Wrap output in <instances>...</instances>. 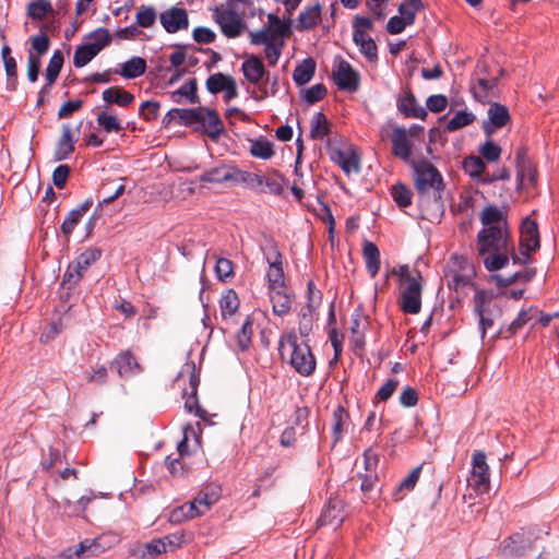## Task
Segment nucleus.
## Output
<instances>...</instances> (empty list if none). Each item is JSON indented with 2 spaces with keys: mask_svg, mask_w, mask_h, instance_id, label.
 I'll use <instances>...</instances> for the list:
<instances>
[{
  "mask_svg": "<svg viewBox=\"0 0 559 559\" xmlns=\"http://www.w3.org/2000/svg\"><path fill=\"white\" fill-rule=\"evenodd\" d=\"M415 189L418 205L424 217L437 216L443 210L442 191L444 183L440 171L428 160L413 163Z\"/></svg>",
  "mask_w": 559,
  "mask_h": 559,
  "instance_id": "nucleus-1",
  "label": "nucleus"
},
{
  "mask_svg": "<svg viewBox=\"0 0 559 559\" xmlns=\"http://www.w3.org/2000/svg\"><path fill=\"white\" fill-rule=\"evenodd\" d=\"M278 353L282 361L288 364L301 377H310L314 373L316 357L306 342L298 341L295 332L281 336Z\"/></svg>",
  "mask_w": 559,
  "mask_h": 559,
  "instance_id": "nucleus-2",
  "label": "nucleus"
},
{
  "mask_svg": "<svg viewBox=\"0 0 559 559\" xmlns=\"http://www.w3.org/2000/svg\"><path fill=\"white\" fill-rule=\"evenodd\" d=\"M241 72L248 83L259 88V95H251L253 99L262 100L269 96L266 83L270 81V73L259 57L254 55L249 56L241 64Z\"/></svg>",
  "mask_w": 559,
  "mask_h": 559,
  "instance_id": "nucleus-3",
  "label": "nucleus"
},
{
  "mask_svg": "<svg viewBox=\"0 0 559 559\" xmlns=\"http://www.w3.org/2000/svg\"><path fill=\"white\" fill-rule=\"evenodd\" d=\"M102 255L98 248H87L72 261L63 274L62 285L68 289L74 288L84 276L87 269L94 264Z\"/></svg>",
  "mask_w": 559,
  "mask_h": 559,
  "instance_id": "nucleus-4",
  "label": "nucleus"
},
{
  "mask_svg": "<svg viewBox=\"0 0 559 559\" xmlns=\"http://www.w3.org/2000/svg\"><path fill=\"white\" fill-rule=\"evenodd\" d=\"M477 249L479 255L491 251H506L508 249V236L500 226L485 227L478 233Z\"/></svg>",
  "mask_w": 559,
  "mask_h": 559,
  "instance_id": "nucleus-5",
  "label": "nucleus"
},
{
  "mask_svg": "<svg viewBox=\"0 0 559 559\" xmlns=\"http://www.w3.org/2000/svg\"><path fill=\"white\" fill-rule=\"evenodd\" d=\"M473 468L468 484L476 495H483L490 488L489 467L486 463V454L483 451H476L473 454Z\"/></svg>",
  "mask_w": 559,
  "mask_h": 559,
  "instance_id": "nucleus-6",
  "label": "nucleus"
},
{
  "mask_svg": "<svg viewBox=\"0 0 559 559\" xmlns=\"http://www.w3.org/2000/svg\"><path fill=\"white\" fill-rule=\"evenodd\" d=\"M333 80L342 91L353 93L359 88V73L354 70L349 62L342 58H338L337 64L333 70Z\"/></svg>",
  "mask_w": 559,
  "mask_h": 559,
  "instance_id": "nucleus-7",
  "label": "nucleus"
},
{
  "mask_svg": "<svg viewBox=\"0 0 559 559\" xmlns=\"http://www.w3.org/2000/svg\"><path fill=\"white\" fill-rule=\"evenodd\" d=\"M400 307L403 312L416 314L421 309L423 281L409 280L405 286H401Z\"/></svg>",
  "mask_w": 559,
  "mask_h": 559,
  "instance_id": "nucleus-8",
  "label": "nucleus"
},
{
  "mask_svg": "<svg viewBox=\"0 0 559 559\" xmlns=\"http://www.w3.org/2000/svg\"><path fill=\"white\" fill-rule=\"evenodd\" d=\"M488 118L483 121L481 129L486 138L492 135L511 121L509 109L500 103H491L488 108Z\"/></svg>",
  "mask_w": 559,
  "mask_h": 559,
  "instance_id": "nucleus-9",
  "label": "nucleus"
},
{
  "mask_svg": "<svg viewBox=\"0 0 559 559\" xmlns=\"http://www.w3.org/2000/svg\"><path fill=\"white\" fill-rule=\"evenodd\" d=\"M214 20L219 25L221 32L228 38L240 36L246 26L242 19L233 10L216 9Z\"/></svg>",
  "mask_w": 559,
  "mask_h": 559,
  "instance_id": "nucleus-10",
  "label": "nucleus"
},
{
  "mask_svg": "<svg viewBox=\"0 0 559 559\" xmlns=\"http://www.w3.org/2000/svg\"><path fill=\"white\" fill-rule=\"evenodd\" d=\"M533 544V534L516 532L500 544V551L504 556L520 557L525 555Z\"/></svg>",
  "mask_w": 559,
  "mask_h": 559,
  "instance_id": "nucleus-11",
  "label": "nucleus"
},
{
  "mask_svg": "<svg viewBox=\"0 0 559 559\" xmlns=\"http://www.w3.org/2000/svg\"><path fill=\"white\" fill-rule=\"evenodd\" d=\"M159 22L169 34L187 29L189 27L188 12L183 8L171 7L159 14Z\"/></svg>",
  "mask_w": 559,
  "mask_h": 559,
  "instance_id": "nucleus-12",
  "label": "nucleus"
},
{
  "mask_svg": "<svg viewBox=\"0 0 559 559\" xmlns=\"http://www.w3.org/2000/svg\"><path fill=\"white\" fill-rule=\"evenodd\" d=\"M250 37L251 44L265 46V58L270 66H275L281 57L284 41L272 40L266 32H251Z\"/></svg>",
  "mask_w": 559,
  "mask_h": 559,
  "instance_id": "nucleus-13",
  "label": "nucleus"
},
{
  "mask_svg": "<svg viewBox=\"0 0 559 559\" xmlns=\"http://www.w3.org/2000/svg\"><path fill=\"white\" fill-rule=\"evenodd\" d=\"M202 116L199 129L212 140H218L224 133V124L216 110L202 107Z\"/></svg>",
  "mask_w": 559,
  "mask_h": 559,
  "instance_id": "nucleus-14",
  "label": "nucleus"
},
{
  "mask_svg": "<svg viewBox=\"0 0 559 559\" xmlns=\"http://www.w3.org/2000/svg\"><path fill=\"white\" fill-rule=\"evenodd\" d=\"M240 301L234 289H227L219 299L221 317L225 326L221 330L225 333L229 325L234 322V317L238 311Z\"/></svg>",
  "mask_w": 559,
  "mask_h": 559,
  "instance_id": "nucleus-15",
  "label": "nucleus"
},
{
  "mask_svg": "<svg viewBox=\"0 0 559 559\" xmlns=\"http://www.w3.org/2000/svg\"><path fill=\"white\" fill-rule=\"evenodd\" d=\"M78 138L73 134L70 124L64 123L61 128V135L57 142L53 153V160L61 162L67 159L73 152Z\"/></svg>",
  "mask_w": 559,
  "mask_h": 559,
  "instance_id": "nucleus-16",
  "label": "nucleus"
},
{
  "mask_svg": "<svg viewBox=\"0 0 559 559\" xmlns=\"http://www.w3.org/2000/svg\"><path fill=\"white\" fill-rule=\"evenodd\" d=\"M520 243L528 252L536 251L540 246L538 225L530 217L522 222Z\"/></svg>",
  "mask_w": 559,
  "mask_h": 559,
  "instance_id": "nucleus-17",
  "label": "nucleus"
},
{
  "mask_svg": "<svg viewBox=\"0 0 559 559\" xmlns=\"http://www.w3.org/2000/svg\"><path fill=\"white\" fill-rule=\"evenodd\" d=\"M120 377L128 378L141 372V366L130 350L119 354L111 362Z\"/></svg>",
  "mask_w": 559,
  "mask_h": 559,
  "instance_id": "nucleus-18",
  "label": "nucleus"
},
{
  "mask_svg": "<svg viewBox=\"0 0 559 559\" xmlns=\"http://www.w3.org/2000/svg\"><path fill=\"white\" fill-rule=\"evenodd\" d=\"M273 312L278 317L286 316L293 305L294 294L288 292L287 287L269 290Z\"/></svg>",
  "mask_w": 559,
  "mask_h": 559,
  "instance_id": "nucleus-19",
  "label": "nucleus"
},
{
  "mask_svg": "<svg viewBox=\"0 0 559 559\" xmlns=\"http://www.w3.org/2000/svg\"><path fill=\"white\" fill-rule=\"evenodd\" d=\"M397 109L407 118L425 119L427 111L418 105L415 95L411 90L405 91L404 95L397 100Z\"/></svg>",
  "mask_w": 559,
  "mask_h": 559,
  "instance_id": "nucleus-20",
  "label": "nucleus"
},
{
  "mask_svg": "<svg viewBox=\"0 0 559 559\" xmlns=\"http://www.w3.org/2000/svg\"><path fill=\"white\" fill-rule=\"evenodd\" d=\"M269 26L260 29L259 32L269 33V37L272 40H283L284 37L289 36L292 20L288 17L286 21H282L276 14L270 13L267 15Z\"/></svg>",
  "mask_w": 559,
  "mask_h": 559,
  "instance_id": "nucleus-21",
  "label": "nucleus"
},
{
  "mask_svg": "<svg viewBox=\"0 0 559 559\" xmlns=\"http://www.w3.org/2000/svg\"><path fill=\"white\" fill-rule=\"evenodd\" d=\"M92 205L93 200L87 199L67 215L61 224V231L67 238L71 236L76 225L81 222L82 217L87 213Z\"/></svg>",
  "mask_w": 559,
  "mask_h": 559,
  "instance_id": "nucleus-22",
  "label": "nucleus"
},
{
  "mask_svg": "<svg viewBox=\"0 0 559 559\" xmlns=\"http://www.w3.org/2000/svg\"><path fill=\"white\" fill-rule=\"evenodd\" d=\"M221 497V487L214 484L206 486L191 501L195 502V507L200 511V515L210 510V508L218 501Z\"/></svg>",
  "mask_w": 559,
  "mask_h": 559,
  "instance_id": "nucleus-23",
  "label": "nucleus"
},
{
  "mask_svg": "<svg viewBox=\"0 0 559 559\" xmlns=\"http://www.w3.org/2000/svg\"><path fill=\"white\" fill-rule=\"evenodd\" d=\"M236 168L226 165H221L205 170L200 175L201 182L209 183H223L226 181H234Z\"/></svg>",
  "mask_w": 559,
  "mask_h": 559,
  "instance_id": "nucleus-24",
  "label": "nucleus"
},
{
  "mask_svg": "<svg viewBox=\"0 0 559 559\" xmlns=\"http://www.w3.org/2000/svg\"><path fill=\"white\" fill-rule=\"evenodd\" d=\"M353 40L359 47V51L369 60L378 59V48L374 40L362 29H355Z\"/></svg>",
  "mask_w": 559,
  "mask_h": 559,
  "instance_id": "nucleus-25",
  "label": "nucleus"
},
{
  "mask_svg": "<svg viewBox=\"0 0 559 559\" xmlns=\"http://www.w3.org/2000/svg\"><path fill=\"white\" fill-rule=\"evenodd\" d=\"M343 519L342 501L330 500L318 519V524L321 526L332 525L336 527L343 522Z\"/></svg>",
  "mask_w": 559,
  "mask_h": 559,
  "instance_id": "nucleus-26",
  "label": "nucleus"
},
{
  "mask_svg": "<svg viewBox=\"0 0 559 559\" xmlns=\"http://www.w3.org/2000/svg\"><path fill=\"white\" fill-rule=\"evenodd\" d=\"M334 160L340 165L346 175L352 173H360V156L354 150L337 151L335 153Z\"/></svg>",
  "mask_w": 559,
  "mask_h": 559,
  "instance_id": "nucleus-27",
  "label": "nucleus"
},
{
  "mask_svg": "<svg viewBox=\"0 0 559 559\" xmlns=\"http://www.w3.org/2000/svg\"><path fill=\"white\" fill-rule=\"evenodd\" d=\"M321 21V5L316 3L314 5L305 8L298 16L296 28L298 31H309L316 27Z\"/></svg>",
  "mask_w": 559,
  "mask_h": 559,
  "instance_id": "nucleus-28",
  "label": "nucleus"
},
{
  "mask_svg": "<svg viewBox=\"0 0 559 559\" xmlns=\"http://www.w3.org/2000/svg\"><path fill=\"white\" fill-rule=\"evenodd\" d=\"M392 146L395 156L407 160L412 154V146L404 128H395L392 133Z\"/></svg>",
  "mask_w": 559,
  "mask_h": 559,
  "instance_id": "nucleus-29",
  "label": "nucleus"
},
{
  "mask_svg": "<svg viewBox=\"0 0 559 559\" xmlns=\"http://www.w3.org/2000/svg\"><path fill=\"white\" fill-rule=\"evenodd\" d=\"M349 425V414L348 412L341 405H338L332 416V436L333 443H337L347 431Z\"/></svg>",
  "mask_w": 559,
  "mask_h": 559,
  "instance_id": "nucleus-30",
  "label": "nucleus"
},
{
  "mask_svg": "<svg viewBox=\"0 0 559 559\" xmlns=\"http://www.w3.org/2000/svg\"><path fill=\"white\" fill-rule=\"evenodd\" d=\"M120 67V70H115L114 73L119 74L124 79L139 78L146 71V62L141 57H132L128 61L121 63Z\"/></svg>",
  "mask_w": 559,
  "mask_h": 559,
  "instance_id": "nucleus-31",
  "label": "nucleus"
},
{
  "mask_svg": "<svg viewBox=\"0 0 559 559\" xmlns=\"http://www.w3.org/2000/svg\"><path fill=\"white\" fill-rule=\"evenodd\" d=\"M103 99L107 104H116L120 107H128L134 100L133 94L122 87L112 86L103 92Z\"/></svg>",
  "mask_w": 559,
  "mask_h": 559,
  "instance_id": "nucleus-32",
  "label": "nucleus"
},
{
  "mask_svg": "<svg viewBox=\"0 0 559 559\" xmlns=\"http://www.w3.org/2000/svg\"><path fill=\"white\" fill-rule=\"evenodd\" d=\"M421 469L423 465H418L397 485V487L392 493V498L394 501H401L407 492L414 490L420 477Z\"/></svg>",
  "mask_w": 559,
  "mask_h": 559,
  "instance_id": "nucleus-33",
  "label": "nucleus"
},
{
  "mask_svg": "<svg viewBox=\"0 0 559 559\" xmlns=\"http://www.w3.org/2000/svg\"><path fill=\"white\" fill-rule=\"evenodd\" d=\"M362 255L366 262L367 271L371 277H376L380 270V251L377 245L371 241H365Z\"/></svg>",
  "mask_w": 559,
  "mask_h": 559,
  "instance_id": "nucleus-34",
  "label": "nucleus"
},
{
  "mask_svg": "<svg viewBox=\"0 0 559 559\" xmlns=\"http://www.w3.org/2000/svg\"><path fill=\"white\" fill-rule=\"evenodd\" d=\"M198 82L197 79H190L187 83L181 85L177 91L171 93V100L174 103H181L185 97L190 104H200V98L197 94Z\"/></svg>",
  "mask_w": 559,
  "mask_h": 559,
  "instance_id": "nucleus-35",
  "label": "nucleus"
},
{
  "mask_svg": "<svg viewBox=\"0 0 559 559\" xmlns=\"http://www.w3.org/2000/svg\"><path fill=\"white\" fill-rule=\"evenodd\" d=\"M168 116H177L178 122L185 126H194L203 119L202 107L197 108H174L168 111Z\"/></svg>",
  "mask_w": 559,
  "mask_h": 559,
  "instance_id": "nucleus-36",
  "label": "nucleus"
},
{
  "mask_svg": "<svg viewBox=\"0 0 559 559\" xmlns=\"http://www.w3.org/2000/svg\"><path fill=\"white\" fill-rule=\"evenodd\" d=\"M100 52V47L90 45L88 43L76 47L73 55V64L75 68H83L91 62Z\"/></svg>",
  "mask_w": 559,
  "mask_h": 559,
  "instance_id": "nucleus-37",
  "label": "nucleus"
},
{
  "mask_svg": "<svg viewBox=\"0 0 559 559\" xmlns=\"http://www.w3.org/2000/svg\"><path fill=\"white\" fill-rule=\"evenodd\" d=\"M316 72V61L312 58L305 59L293 73L294 82L301 86L311 81Z\"/></svg>",
  "mask_w": 559,
  "mask_h": 559,
  "instance_id": "nucleus-38",
  "label": "nucleus"
},
{
  "mask_svg": "<svg viewBox=\"0 0 559 559\" xmlns=\"http://www.w3.org/2000/svg\"><path fill=\"white\" fill-rule=\"evenodd\" d=\"M262 192L281 195L284 191L286 179L277 171L272 170L266 176H261Z\"/></svg>",
  "mask_w": 559,
  "mask_h": 559,
  "instance_id": "nucleus-39",
  "label": "nucleus"
},
{
  "mask_svg": "<svg viewBox=\"0 0 559 559\" xmlns=\"http://www.w3.org/2000/svg\"><path fill=\"white\" fill-rule=\"evenodd\" d=\"M463 169L468 176L477 180L479 183H481V178H484L487 174L485 173V162L481 159V157L474 155L464 158Z\"/></svg>",
  "mask_w": 559,
  "mask_h": 559,
  "instance_id": "nucleus-40",
  "label": "nucleus"
},
{
  "mask_svg": "<svg viewBox=\"0 0 559 559\" xmlns=\"http://www.w3.org/2000/svg\"><path fill=\"white\" fill-rule=\"evenodd\" d=\"M198 515H200V511L195 507V502L190 501L171 510L169 521L170 523L179 524L183 521L194 519Z\"/></svg>",
  "mask_w": 559,
  "mask_h": 559,
  "instance_id": "nucleus-41",
  "label": "nucleus"
},
{
  "mask_svg": "<svg viewBox=\"0 0 559 559\" xmlns=\"http://www.w3.org/2000/svg\"><path fill=\"white\" fill-rule=\"evenodd\" d=\"M92 555V548L90 538H86L79 543L75 546L68 547L64 550H62L58 559H81V558H91Z\"/></svg>",
  "mask_w": 559,
  "mask_h": 559,
  "instance_id": "nucleus-42",
  "label": "nucleus"
},
{
  "mask_svg": "<svg viewBox=\"0 0 559 559\" xmlns=\"http://www.w3.org/2000/svg\"><path fill=\"white\" fill-rule=\"evenodd\" d=\"M266 273L269 290L286 287L285 275L283 270V261L269 262Z\"/></svg>",
  "mask_w": 559,
  "mask_h": 559,
  "instance_id": "nucleus-43",
  "label": "nucleus"
},
{
  "mask_svg": "<svg viewBox=\"0 0 559 559\" xmlns=\"http://www.w3.org/2000/svg\"><path fill=\"white\" fill-rule=\"evenodd\" d=\"M329 121L323 112H316L310 122V136L313 140H322L329 134Z\"/></svg>",
  "mask_w": 559,
  "mask_h": 559,
  "instance_id": "nucleus-44",
  "label": "nucleus"
},
{
  "mask_svg": "<svg viewBox=\"0 0 559 559\" xmlns=\"http://www.w3.org/2000/svg\"><path fill=\"white\" fill-rule=\"evenodd\" d=\"M233 80V76L217 72L207 78L205 86L209 93L215 95L226 90Z\"/></svg>",
  "mask_w": 559,
  "mask_h": 559,
  "instance_id": "nucleus-45",
  "label": "nucleus"
},
{
  "mask_svg": "<svg viewBox=\"0 0 559 559\" xmlns=\"http://www.w3.org/2000/svg\"><path fill=\"white\" fill-rule=\"evenodd\" d=\"M425 9V4L423 0H408L407 2H403L399 7V13L405 17L408 25H413L416 20V15L418 12Z\"/></svg>",
  "mask_w": 559,
  "mask_h": 559,
  "instance_id": "nucleus-46",
  "label": "nucleus"
},
{
  "mask_svg": "<svg viewBox=\"0 0 559 559\" xmlns=\"http://www.w3.org/2000/svg\"><path fill=\"white\" fill-rule=\"evenodd\" d=\"M63 55L60 50H56L49 62H48V66L46 68V73H45V76H46V80H47V83L48 85H51L56 82L61 69H62V66H63Z\"/></svg>",
  "mask_w": 559,
  "mask_h": 559,
  "instance_id": "nucleus-47",
  "label": "nucleus"
},
{
  "mask_svg": "<svg viewBox=\"0 0 559 559\" xmlns=\"http://www.w3.org/2000/svg\"><path fill=\"white\" fill-rule=\"evenodd\" d=\"M253 323L250 317H247L243 323L241 324L240 330L237 332L236 341L240 350H247L252 342L253 334Z\"/></svg>",
  "mask_w": 559,
  "mask_h": 559,
  "instance_id": "nucleus-48",
  "label": "nucleus"
},
{
  "mask_svg": "<svg viewBox=\"0 0 559 559\" xmlns=\"http://www.w3.org/2000/svg\"><path fill=\"white\" fill-rule=\"evenodd\" d=\"M478 153L483 160L493 163L500 158L502 148L500 145L495 143L491 138H487V140L478 147Z\"/></svg>",
  "mask_w": 559,
  "mask_h": 559,
  "instance_id": "nucleus-49",
  "label": "nucleus"
},
{
  "mask_svg": "<svg viewBox=\"0 0 559 559\" xmlns=\"http://www.w3.org/2000/svg\"><path fill=\"white\" fill-rule=\"evenodd\" d=\"M367 324V318L362 316L360 311H356L352 316L350 331L353 334L354 343L356 346L364 345V330Z\"/></svg>",
  "mask_w": 559,
  "mask_h": 559,
  "instance_id": "nucleus-50",
  "label": "nucleus"
},
{
  "mask_svg": "<svg viewBox=\"0 0 559 559\" xmlns=\"http://www.w3.org/2000/svg\"><path fill=\"white\" fill-rule=\"evenodd\" d=\"M483 257L485 267L490 272L501 270L509 262L508 255L502 251H491Z\"/></svg>",
  "mask_w": 559,
  "mask_h": 559,
  "instance_id": "nucleus-51",
  "label": "nucleus"
},
{
  "mask_svg": "<svg viewBox=\"0 0 559 559\" xmlns=\"http://www.w3.org/2000/svg\"><path fill=\"white\" fill-rule=\"evenodd\" d=\"M52 12L53 8L49 0H36L27 5V14L33 20H43L47 14Z\"/></svg>",
  "mask_w": 559,
  "mask_h": 559,
  "instance_id": "nucleus-52",
  "label": "nucleus"
},
{
  "mask_svg": "<svg viewBox=\"0 0 559 559\" xmlns=\"http://www.w3.org/2000/svg\"><path fill=\"white\" fill-rule=\"evenodd\" d=\"M391 195L400 207H407L412 204L413 193L411 189L403 183L392 186Z\"/></svg>",
  "mask_w": 559,
  "mask_h": 559,
  "instance_id": "nucleus-53",
  "label": "nucleus"
},
{
  "mask_svg": "<svg viewBox=\"0 0 559 559\" xmlns=\"http://www.w3.org/2000/svg\"><path fill=\"white\" fill-rule=\"evenodd\" d=\"M519 186L535 187L537 185V170L532 164L516 168Z\"/></svg>",
  "mask_w": 559,
  "mask_h": 559,
  "instance_id": "nucleus-54",
  "label": "nucleus"
},
{
  "mask_svg": "<svg viewBox=\"0 0 559 559\" xmlns=\"http://www.w3.org/2000/svg\"><path fill=\"white\" fill-rule=\"evenodd\" d=\"M250 153L254 157L270 159L274 155L273 143L264 139L255 140L251 144Z\"/></svg>",
  "mask_w": 559,
  "mask_h": 559,
  "instance_id": "nucleus-55",
  "label": "nucleus"
},
{
  "mask_svg": "<svg viewBox=\"0 0 559 559\" xmlns=\"http://www.w3.org/2000/svg\"><path fill=\"white\" fill-rule=\"evenodd\" d=\"M476 117L473 112H467L465 110L457 111L454 117L448 122L447 131L454 132L461 128L469 126L475 121Z\"/></svg>",
  "mask_w": 559,
  "mask_h": 559,
  "instance_id": "nucleus-56",
  "label": "nucleus"
},
{
  "mask_svg": "<svg viewBox=\"0 0 559 559\" xmlns=\"http://www.w3.org/2000/svg\"><path fill=\"white\" fill-rule=\"evenodd\" d=\"M156 11L151 5H142L135 14V21L143 28L152 27L156 21Z\"/></svg>",
  "mask_w": 559,
  "mask_h": 559,
  "instance_id": "nucleus-57",
  "label": "nucleus"
},
{
  "mask_svg": "<svg viewBox=\"0 0 559 559\" xmlns=\"http://www.w3.org/2000/svg\"><path fill=\"white\" fill-rule=\"evenodd\" d=\"M97 123L107 132H116L119 133L123 130V127L121 126L120 121L117 117L112 115H108L105 111H102L97 115Z\"/></svg>",
  "mask_w": 559,
  "mask_h": 559,
  "instance_id": "nucleus-58",
  "label": "nucleus"
},
{
  "mask_svg": "<svg viewBox=\"0 0 559 559\" xmlns=\"http://www.w3.org/2000/svg\"><path fill=\"white\" fill-rule=\"evenodd\" d=\"M86 38L90 45H95L96 47L99 46L102 51L106 46H108L111 43L112 36L107 28L99 27L90 33L86 36Z\"/></svg>",
  "mask_w": 559,
  "mask_h": 559,
  "instance_id": "nucleus-59",
  "label": "nucleus"
},
{
  "mask_svg": "<svg viewBox=\"0 0 559 559\" xmlns=\"http://www.w3.org/2000/svg\"><path fill=\"white\" fill-rule=\"evenodd\" d=\"M261 250L267 263L283 260V255L278 250L277 243L272 237L264 238L261 243Z\"/></svg>",
  "mask_w": 559,
  "mask_h": 559,
  "instance_id": "nucleus-60",
  "label": "nucleus"
},
{
  "mask_svg": "<svg viewBox=\"0 0 559 559\" xmlns=\"http://www.w3.org/2000/svg\"><path fill=\"white\" fill-rule=\"evenodd\" d=\"M235 177L236 178H234V181L243 182V183H247L252 189L263 191L260 175L249 173V171H242V170L236 168Z\"/></svg>",
  "mask_w": 559,
  "mask_h": 559,
  "instance_id": "nucleus-61",
  "label": "nucleus"
},
{
  "mask_svg": "<svg viewBox=\"0 0 559 559\" xmlns=\"http://www.w3.org/2000/svg\"><path fill=\"white\" fill-rule=\"evenodd\" d=\"M502 221V212L496 205L486 206L480 214V222L484 226H495Z\"/></svg>",
  "mask_w": 559,
  "mask_h": 559,
  "instance_id": "nucleus-62",
  "label": "nucleus"
},
{
  "mask_svg": "<svg viewBox=\"0 0 559 559\" xmlns=\"http://www.w3.org/2000/svg\"><path fill=\"white\" fill-rule=\"evenodd\" d=\"M326 87L323 84L319 83L304 91L302 99L308 105H312L323 99L326 96Z\"/></svg>",
  "mask_w": 559,
  "mask_h": 559,
  "instance_id": "nucleus-63",
  "label": "nucleus"
},
{
  "mask_svg": "<svg viewBox=\"0 0 559 559\" xmlns=\"http://www.w3.org/2000/svg\"><path fill=\"white\" fill-rule=\"evenodd\" d=\"M496 85L495 80H488L485 78L477 79L476 82L472 85V91L474 96L479 100L483 102L484 98L487 96V93L492 90Z\"/></svg>",
  "mask_w": 559,
  "mask_h": 559,
  "instance_id": "nucleus-64",
  "label": "nucleus"
}]
</instances>
